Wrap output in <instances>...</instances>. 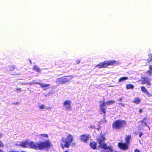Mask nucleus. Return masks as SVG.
I'll return each instance as SVG.
<instances>
[{"instance_id": "nucleus-1", "label": "nucleus", "mask_w": 152, "mask_h": 152, "mask_svg": "<svg viewBox=\"0 0 152 152\" xmlns=\"http://www.w3.org/2000/svg\"><path fill=\"white\" fill-rule=\"evenodd\" d=\"M73 138V136L70 134L67 135L65 138L62 137L60 142V146L62 149H63L65 148H69L71 143L73 145H75V143L72 142Z\"/></svg>"}, {"instance_id": "nucleus-2", "label": "nucleus", "mask_w": 152, "mask_h": 152, "mask_svg": "<svg viewBox=\"0 0 152 152\" xmlns=\"http://www.w3.org/2000/svg\"><path fill=\"white\" fill-rule=\"evenodd\" d=\"M126 121L125 120L118 119L114 121L112 124V128L113 130H119L126 127Z\"/></svg>"}, {"instance_id": "nucleus-3", "label": "nucleus", "mask_w": 152, "mask_h": 152, "mask_svg": "<svg viewBox=\"0 0 152 152\" xmlns=\"http://www.w3.org/2000/svg\"><path fill=\"white\" fill-rule=\"evenodd\" d=\"M118 64V62L115 60L105 61L96 65V67H98L99 69L105 68L107 66L111 65H115Z\"/></svg>"}, {"instance_id": "nucleus-4", "label": "nucleus", "mask_w": 152, "mask_h": 152, "mask_svg": "<svg viewBox=\"0 0 152 152\" xmlns=\"http://www.w3.org/2000/svg\"><path fill=\"white\" fill-rule=\"evenodd\" d=\"M73 77L72 75L63 76L57 78L56 82L59 84H65L69 82L73 78Z\"/></svg>"}, {"instance_id": "nucleus-5", "label": "nucleus", "mask_w": 152, "mask_h": 152, "mask_svg": "<svg viewBox=\"0 0 152 152\" xmlns=\"http://www.w3.org/2000/svg\"><path fill=\"white\" fill-rule=\"evenodd\" d=\"M104 100V98L103 99V101L102 103L100 104L99 105L101 111L104 114H105L106 112V109L107 108V107L106 106V104L107 105H110L114 103L115 102V101L111 100L107 101L106 102H105Z\"/></svg>"}, {"instance_id": "nucleus-6", "label": "nucleus", "mask_w": 152, "mask_h": 152, "mask_svg": "<svg viewBox=\"0 0 152 152\" xmlns=\"http://www.w3.org/2000/svg\"><path fill=\"white\" fill-rule=\"evenodd\" d=\"M38 149L42 150L50 148L51 146V143L49 141L47 140L38 143Z\"/></svg>"}, {"instance_id": "nucleus-7", "label": "nucleus", "mask_w": 152, "mask_h": 152, "mask_svg": "<svg viewBox=\"0 0 152 152\" xmlns=\"http://www.w3.org/2000/svg\"><path fill=\"white\" fill-rule=\"evenodd\" d=\"M129 145L125 142H119L118 146L121 149L123 150H127L129 148Z\"/></svg>"}, {"instance_id": "nucleus-8", "label": "nucleus", "mask_w": 152, "mask_h": 152, "mask_svg": "<svg viewBox=\"0 0 152 152\" xmlns=\"http://www.w3.org/2000/svg\"><path fill=\"white\" fill-rule=\"evenodd\" d=\"M90 135L88 134H83L80 136V139L81 141L86 143L89 140Z\"/></svg>"}, {"instance_id": "nucleus-9", "label": "nucleus", "mask_w": 152, "mask_h": 152, "mask_svg": "<svg viewBox=\"0 0 152 152\" xmlns=\"http://www.w3.org/2000/svg\"><path fill=\"white\" fill-rule=\"evenodd\" d=\"M141 84L142 85L146 84L148 86H150L151 85V80L148 77H144L142 79Z\"/></svg>"}, {"instance_id": "nucleus-10", "label": "nucleus", "mask_w": 152, "mask_h": 152, "mask_svg": "<svg viewBox=\"0 0 152 152\" xmlns=\"http://www.w3.org/2000/svg\"><path fill=\"white\" fill-rule=\"evenodd\" d=\"M65 64L61 60H58L56 62L55 65L57 68H61L64 67Z\"/></svg>"}, {"instance_id": "nucleus-11", "label": "nucleus", "mask_w": 152, "mask_h": 152, "mask_svg": "<svg viewBox=\"0 0 152 152\" xmlns=\"http://www.w3.org/2000/svg\"><path fill=\"white\" fill-rule=\"evenodd\" d=\"M38 143H34L33 141L29 142V148L38 149Z\"/></svg>"}, {"instance_id": "nucleus-12", "label": "nucleus", "mask_w": 152, "mask_h": 152, "mask_svg": "<svg viewBox=\"0 0 152 152\" xmlns=\"http://www.w3.org/2000/svg\"><path fill=\"white\" fill-rule=\"evenodd\" d=\"M63 104L66 109L69 110H70L71 108V102L70 101L68 100H66L64 102Z\"/></svg>"}, {"instance_id": "nucleus-13", "label": "nucleus", "mask_w": 152, "mask_h": 152, "mask_svg": "<svg viewBox=\"0 0 152 152\" xmlns=\"http://www.w3.org/2000/svg\"><path fill=\"white\" fill-rule=\"evenodd\" d=\"M29 141H25L21 142L20 145L23 147L29 148Z\"/></svg>"}, {"instance_id": "nucleus-14", "label": "nucleus", "mask_w": 152, "mask_h": 152, "mask_svg": "<svg viewBox=\"0 0 152 152\" xmlns=\"http://www.w3.org/2000/svg\"><path fill=\"white\" fill-rule=\"evenodd\" d=\"M142 91L147 94L148 97H151L152 95L151 93L149 92L147 90V89L144 86H142L140 88Z\"/></svg>"}, {"instance_id": "nucleus-15", "label": "nucleus", "mask_w": 152, "mask_h": 152, "mask_svg": "<svg viewBox=\"0 0 152 152\" xmlns=\"http://www.w3.org/2000/svg\"><path fill=\"white\" fill-rule=\"evenodd\" d=\"M105 140V138L103 135H102L97 139V140L98 141V142H99V144H100L101 143L104 142Z\"/></svg>"}, {"instance_id": "nucleus-16", "label": "nucleus", "mask_w": 152, "mask_h": 152, "mask_svg": "<svg viewBox=\"0 0 152 152\" xmlns=\"http://www.w3.org/2000/svg\"><path fill=\"white\" fill-rule=\"evenodd\" d=\"M89 145L91 147L93 150H95L96 148L97 143L95 142H90Z\"/></svg>"}, {"instance_id": "nucleus-17", "label": "nucleus", "mask_w": 152, "mask_h": 152, "mask_svg": "<svg viewBox=\"0 0 152 152\" xmlns=\"http://www.w3.org/2000/svg\"><path fill=\"white\" fill-rule=\"evenodd\" d=\"M131 137V135H127L125 138V142L129 145Z\"/></svg>"}, {"instance_id": "nucleus-18", "label": "nucleus", "mask_w": 152, "mask_h": 152, "mask_svg": "<svg viewBox=\"0 0 152 152\" xmlns=\"http://www.w3.org/2000/svg\"><path fill=\"white\" fill-rule=\"evenodd\" d=\"M99 144L100 147L101 148L104 149H107L108 148L107 146V144L104 142L101 143L100 144Z\"/></svg>"}, {"instance_id": "nucleus-19", "label": "nucleus", "mask_w": 152, "mask_h": 152, "mask_svg": "<svg viewBox=\"0 0 152 152\" xmlns=\"http://www.w3.org/2000/svg\"><path fill=\"white\" fill-rule=\"evenodd\" d=\"M99 144L100 147L101 148L104 149H107L108 148L107 146V144L104 142L101 143L100 144Z\"/></svg>"}, {"instance_id": "nucleus-20", "label": "nucleus", "mask_w": 152, "mask_h": 152, "mask_svg": "<svg viewBox=\"0 0 152 152\" xmlns=\"http://www.w3.org/2000/svg\"><path fill=\"white\" fill-rule=\"evenodd\" d=\"M37 84L40 85L41 87L42 88H44L45 87H48L50 86V85L49 84H44L39 82L37 83Z\"/></svg>"}, {"instance_id": "nucleus-21", "label": "nucleus", "mask_w": 152, "mask_h": 152, "mask_svg": "<svg viewBox=\"0 0 152 152\" xmlns=\"http://www.w3.org/2000/svg\"><path fill=\"white\" fill-rule=\"evenodd\" d=\"M16 66L15 65H9L8 66L9 70L10 71H13L15 68Z\"/></svg>"}, {"instance_id": "nucleus-22", "label": "nucleus", "mask_w": 152, "mask_h": 152, "mask_svg": "<svg viewBox=\"0 0 152 152\" xmlns=\"http://www.w3.org/2000/svg\"><path fill=\"white\" fill-rule=\"evenodd\" d=\"M140 99L138 97L135 98L134 99L133 101V102L137 104H139L140 102Z\"/></svg>"}, {"instance_id": "nucleus-23", "label": "nucleus", "mask_w": 152, "mask_h": 152, "mask_svg": "<svg viewBox=\"0 0 152 152\" xmlns=\"http://www.w3.org/2000/svg\"><path fill=\"white\" fill-rule=\"evenodd\" d=\"M10 74L14 75H20L19 70L18 69H16V71L12 73H11Z\"/></svg>"}, {"instance_id": "nucleus-24", "label": "nucleus", "mask_w": 152, "mask_h": 152, "mask_svg": "<svg viewBox=\"0 0 152 152\" xmlns=\"http://www.w3.org/2000/svg\"><path fill=\"white\" fill-rule=\"evenodd\" d=\"M33 69L37 72H39L41 71V69L37 65H34L33 67Z\"/></svg>"}, {"instance_id": "nucleus-25", "label": "nucleus", "mask_w": 152, "mask_h": 152, "mask_svg": "<svg viewBox=\"0 0 152 152\" xmlns=\"http://www.w3.org/2000/svg\"><path fill=\"white\" fill-rule=\"evenodd\" d=\"M134 87V86L132 84H128L126 86V88L127 89H133Z\"/></svg>"}, {"instance_id": "nucleus-26", "label": "nucleus", "mask_w": 152, "mask_h": 152, "mask_svg": "<svg viewBox=\"0 0 152 152\" xmlns=\"http://www.w3.org/2000/svg\"><path fill=\"white\" fill-rule=\"evenodd\" d=\"M128 79V77H123L120 78L119 80L118 81L119 82H122Z\"/></svg>"}, {"instance_id": "nucleus-27", "label": "nucleus", "mask_w": 152, "mask_h": 152, "mask_svg": "<svg viewBox=\"0 0 152 152\" xmlns=\"http://www.w3.org/2000/svg\"><path fill=\"white\" fill-rule=\"evenodd\" d=\"M149 58L147 60L148 62H150L152 61V54L148 55Z\"/></svg>"}, {"instance_id": "nucleus-28", "label": "nucleus", "mask_w": 152, "mask_h": 152, "mask_svg": "<svg viewBox=\"0 0 152 152\" xmlns=\"http://www.w3.org/2000/svg\"><path fill=\"white\" fill-rule=\"evenodd\" d=\"M42 136L45 137H48V134H42L40 135Z\"/></svg>"}, {"instance_id": "nucleus-29", "label": "nucleus", "mask_w": 152, "mask_h": 152, "mask_svg": "<svg viewBox=\"0 0 152 152\" xmlns=\"http://www.w3.org/2000/svg\"><path fill=\"white\" fill-rule=\"evenodd\" d=\"M39 107L40 109H43L45 108V106L44 104H42L39 106Z\"/></svg>"}, {"instance_id": "nucleus-30", "label": "nucleus", "mask_w": 152, "mask_h": 152, "mask_svg": "<svg viewBox=\"0 0 152 152\" xmlns=\"http://www.w3.org/2000/svg\"><path fill=\"white\" fill-rule=\"evenodd\" d=\"M4 146V144L0 140V147H3Z\"/></svg>"}, {"instance_id": "nucleus-31", "label": "nucleus", "mask_w": 152, "mask_h": 152, "mask_svg": "<svg viewBox=\"0 0 152 152\" xmlns=\"http://www.w3.org/2000/svg\"><path fill=\"white\" fill-rule=\"evenodd\" d=\"M147 73L149 74H152V71L149 69L147 71Z\"/></svg>"}, {"instance_id": "nucleus-32", "label": "nucleus", "mask_w": 152, "mask_h": 152, "mask_svg": "<svg viewBox=\"0 0 152 152\" xmlns=\"http://www.w3.org/2000/svg\"><path fill=\"white\" fill-rule=\"evenodd\" d=\"M15 90L16 91H21V88H17L15 89Z\"/></svg>"}, {"instance_id": "nucleus-33", "label": "nucleus", "mask_w": 152, "mask_h": 152, "mask_svg": "<svg viewBox=\"0 0 152 152\" xmlns=\"http://www.w3.org/2000/svg\"><path fill=\"white\" fill-rule=\"evenodd\" d=\"M143 135V133L142 132H140L139 133V137H141V136L142 135Z\"/></svg>"}, {"instance_id": "nucleus-34", "label": "nucleus", "mask_w": 152, "mask_h": 152, "mask_svg": "<svg viewBox=\"0 0 152 152\" xmlns=\"http://www.w3.org/2000/svg\"><path fill=\"white\" fill-rule=\"evenodd\" d=\"M143 111V109H140L139 110V112L140 113L142 112Z\"/></svg>"}, {"instance_id": "nucleus-35", "label": "nucleus", "mask_w": 152, "mask_h": 152, "mask_svg": "<svg viewBox=\"0 0 152 152\" xmlns=\"http://www.w3.org/2000/svg\"><path fill=\"white\" fill-rule=\"evenodd\" d=\"M149 69L152 71V65H151L149 66Z\"/></svg>"}, {"instance_id": "nucleus-36", "label": "nucleus", "mask_w": 152, "mask_h": 152, "mask_svg": "<svg viewBox=\"0 0 152 152\" xmlns=\"http://www.w3.org/2000/svg\"><path fill=\"white\" fill-rule=\"evenodd\" d=\"M80 62V61L79 60H77L76 61V62L77 64H79Z\"/></svg>"}, {"instance_id": "nucleus-37", "label": "nucleus", "mask_w": 152, "mask_h": 152, "mask_svg": "<svg viewBox=\"0 0 152 152\" xmlns=\"http://www.w3.org/2000/svg\"><path fill=\"white\" fill-rule=\"evenodd\" d=\"M134 152H140V151L138 149H136L134 150Z\"/></svg>"}, {"instance_id": "nucleus-38", "label": "nucleus", "mask_w": 152, "mask_h": 152, "mask_svg": "<svg viewBox=\"0 0 152 152\" xmlns=\"http://www.w3.org/2000/svg\"><path fill=\"white\" fill-rule=\"evenodd\" d=\"M119 104H120L123 107H125V104H124V103H119Z\"/></svg>"}, {"instance_id": "nucleus-39", "label": "nucleus", "mask_w": 152, "mask_h": 152, "mask_svg": "<svg viewBox=\"0 0 152 152\" xmlns=\"http://www.w3.org/2000/svg\"><path fill=\"white\" fill-rule=\"evenodd\" d=\"M18 102H16L13 103V104H18Z\"/></svg>"}, {"instance_id": "nucleus-40", "label": "nucleus", "mask_w": 152, "mask_h": 152, "mask_svg": "<svg viewBox=\"0 0 152 152\" xmlns=\"http://www.w3.org/2000/svg\"><path fill=\"white\" fill-rule=\"evenodd\" d=\"M144 123L145 126H148L147 124L145 122H144Z\"/></svg>"}, {"instance_id": "nucleus-41", "label": "nucleus", "mask_w": 152, "mask_h": 152, "mask_svg": "<svg viewBox=\"0 0 152 152\" xmlns=\"http://www.w3.org/2000/svg\"><path fill=\"white\" fill-rule=\"evenodd\" d=\"M140 122L143 123H144V121L143 120H142L140 121Z\"/></svg>"}, {"instance_id": "nucleus-42", "label": "nucleus", "mask_w": 152, "mask_h": 152, "mask_svg": "<svg viewBox=\"0 0 152 152\" xmlns=\"http://www.w3.org/2000/svg\"><path fill=\"white\" fill-rule=\"evenodd\" d=\"M122 100V98H120V99H118V101H121V100Z\"/></svg>"}, {"instance_id": "nucleus-43", "label": "nucleus", "mask_w": 152, "mask_h": 152, "mask_svg": "<svg viewBox=\"0 0 152 152\" xmlns=\"http://www.w3.org/2000/svg\"><path fill=\"white\" fill-rule=\"evenodd\" d=\"M2 134H1V133H0V137H2Z\"/></svg>"}, {"instance_id": "nucleus-44", "label": "nucleus", "mask_w": 152, "mask_h": 152, "mask_svg": "<svg viewBox=\"0 0 152 152\" xmlns=\"http://www.w3.org/2000/svg\"><path fill=\"white\" fill-rule=\"evenodd\" d=\"M146 118H143V120L144 121V120H146Z\"/></svg>"}, {"instance_id": "nucleus-45", "label": "nucleus", "mask_w": 152, "mask_h": 152, "mask_svg": "<svg viewBox=\"0 0 152 152\" xmlns=\"http://www.w3.org/2000/svg\"><path fill=\"white\" fill-rule=\"evenodd\" d=\"M0 152H3L2 150L0 149Z\"/></svg>"}, {"instance_id": "nucleus-46", "label": "nucleus", "mask_w": 152, "mask_h": 152, "mask_svg": "<svg viewBox=\"0 0 152 152\" xmlns=\"http://www.w3.org/2000/svg\"><path fill=\"white\" fill-rule=\"evenodd\" d=\"M64 152H69V151H64Z\"/></svg>"}, {"instance_id": "nucleus-47", "label": "nucleus", "mask_w": 152, "mask_h": 152, "mask_svg": "<svg viewBox=\"0 0 152 152\" xmlns=\"http://www.w3.org/2000/svg\"><path fill=\"white\" fill-rule=\"evenodd\" d=\"M29 61H30V63L31 64V61L30 60H29Z\"/></svg>"}, {"instance_id": "nucleus-48", "label": "nucleus", "mask_w": 152, "mask_h": 152, "mask_svg": "<svg viewBox=\"0 0 152 152\" xmlns=\"http://www.w3.org/2000/svg\"><path fill=\"white\" fill-rule=\"evenodd\" d=\"M148 126V128L149 129H150V127H149L148 125V126Z\"/></svg>"}, {"instance_id": "nucleus-49", "label": "nucleus", "mask_w": 152, "mask_h": 152, "mask_svg": "<svg viewBox=\"0 0 152 152\" xmlns=\"http://www.w3.org/2000/svg\"><path fill=\"white\" fill-rule=\"evenodd\" d=\"M99 102H100V103L101 102V101H99Z\"/></svg>"}]
</instances>
